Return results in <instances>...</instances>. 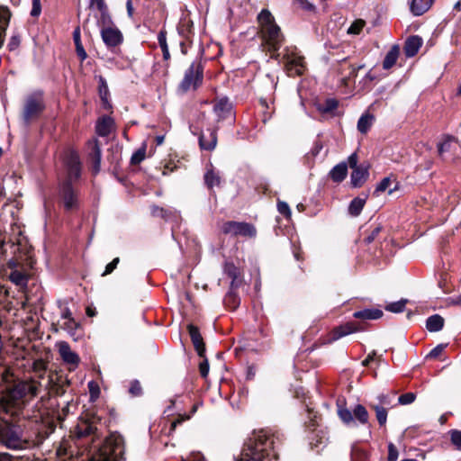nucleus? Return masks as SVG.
Here are the masks:
<instances>
[{
  "label": "nucleus",
  "mask_w": 461,
  "mask_h": 461,
  "mask_svg": "<svg viewBox=\"0 0 461 461\" xmlns=\"http://www.w3.org/2000/svg\"><path fill=\"white\" fill-rule=\"evenodd\" d=\"M41 388V383L34 380L18 383L0 399V409L7 414L16 415L23 407V398L37 396Z\"/></svg>",
  "instance_id": "f257e3e1"
},
{
  "label": "nucleus",
  "mask_w": 461,
  "mask_h": 461,
  "mask_svg": "<svg viewBox=\"0 0 461 461\" xmlns=\"http://www.w3.org/2000/svg\"><path fill=\"white\" fill-rule=\"evenodd\" d=\"M273 447V435L263 429L254 431L244 443L238 461H270L269 450Z\"/></svg>",
  "instance_id": "f03ea898"
},
{
  "label": "nucleus",
  "mask_w": 461,
  "mask_h": 461,
  "mask_svg": "<svg viewBox=\"0 0 461 461\" xmlns=\"http://www.w3.org/2000/svg\"><path fill=\"white\" fill-rule=\"evenodd\" d=\"M258 23L263 43L268 51L274 53L272 58L279 59L281 55L277 51L284 42V35L275 17L269 10L263 9L258 15Z\"/></svg>",
  "instance_id": "7ed1b4c3"
},
{
  "label": "nucleus",
  "mask_w": 461,
  "mask_h": 461,
  "mask_svg": "<svg viewBox=\"0 0 461 461\" xmlns=\"http://www.w3.org/2000/svg\"><path fill=\"white\" fill-rule=\"evenodd\" d=\"M96 450L92 456V461H121L124 453L122 438L111 434L106 437L101 446H93Z\"/></svg>",
  "instance_id": "20e7f679"
},
{
  "label": "nucleus",
  "mask_w": 461,
  "mask_h": 461,
  "mask_svg": "<svg viewBox=\"0 0 461 461\" xmlns=\"http://www.w3.org/2000/svg\"><path fill=\"white\" fill-rule=\"evenodd\" d=\"M0 441L6 447L14 450L26 449L31 447V442L23 437L22 428L7 422L0 428Z\"/></svg>",
  "instance_id": "39448f33"
},
{
  "label": "nucleus",
  "mask_w": 461,
  "mask_h": 461,
  "mask_svg": "<svg viewBox=\"0 0 461 461\" xmlns=\"http://www.w3.org/2000/svg\"><path fill=\"white\" fill-rule=\"evenodd\" d=\"M279 61L284 64L289 77L301 76L304 72L303 57L295 47L285 48Z\"/></svg>",
  "instance_id": "423d86ee"
},
{
  "label": "nucleus",
  "mask_w": 461,
  "mask_h": 461,
  "mask_svg": "<svg viewBox=\"0 0 461 461\" xmlns=\"http://www.w3.org/2000/svg\"><path fill=\"white\" fill-rule=\"evenodd\" d=\"M203 80V68L200 62H193L185 70L184 78L179 85L183 92L197 89Z\"/></svg>",
  "instance_id": "0eeeda50"
},
{
  "label": "nucleus",
  "mask_w": 461,
  "mask_h": 461,
  "mask_svg": "<svg viewBox=\"0 0 461 461\" xmlns=\"http://www.w3.org/2000/svg\"><path fill=\"white\" fill-rule=\"evenodd\" d=\"M45 108L42 95L34 93L29 95L25 101L23 109V120L28 124L38 118Z\"/></svg>",
  "instance_id": "6e6552de"
},
{
  "label": "nucleus",
  "mask_w": 461,
  "mask_h": 461,
  "mask_svg": "<svg viewBox=\"0 0 461 461\" xmlns=\"http://www.w3.org/2000/svg\"><path fill=\"white\" fill-rule=\"evenodd\" d=\"M221 230L226 235L255 237L257 230L251 223L229 221L222 223Z\"/></svg>",
  "instance_id": "1a4fd4ad"
},
{
  "label": "nucleus",
  "mask_w": 461,
  "mask_h": 461,
  "mask_svg": "<svg viewBox=\"0 0 461 461\" xmlns=\"http://www.w3.org/2000/svg\"><path fill=\"white\" fill-rule=\"evenodd\" d=\"M59 195L67 211L75 210L78 207V193L69 181H63L59 185Z\"/></svg>",
  "instance_id": "9d476101"
},
{
  "label": "nucleus",
  "mask_w": 461,
  "mask_h": 461,
  "mask_svg": "<svg viewBox=\"0 0 461 461\" xmlns=\"http://www.w3.org/2000/svg\"><path fill=\"white\" fill-rule=\"evenodd\" d=\"M75 435L77 439L86 440V443H91L92 445L101 437L97 428L87 420H81L77 425Z\"/></svg>",
  "instance_id": "9b49d317"
},
{
  "label": "nucleus",
  "mask_w": 461,
  "mask_h": 461,
  "mask_svg": "<svg viewBox=\"0 0 461 461\" xmlns=\"http://www.w3.org/2000/svg\"><path fill=\"white\" fill-rule=\"evenodd\" d=\"M8 267L11 270L9 274V280L21 288L26 287L30 278V274L24 269V267L15 259H11L8 262Z\"/></svg>",
  "instance_id": "f8f14e48"
},
{
  "label": "nucleus",
  "mask_w": 461,
  "mask_h": 461,
  "mask_svg": "<svg viewBox=\"0 0 461 461\" xmlns=\"http://www.w3.org/2000/svg\"><path fill=\"white\" fill-rule=\"evenodd\" d=\"M65 166L67 170V178L65 181H69V183L72 184L81 176V162L77 153L70 152L68 154L65 159Z\"/></svg>",
  "instance_id": "ddd939ff"
},
{
  "label": "nucleus",
  "mask_w": 461,
  "mask_h": 461,
  "mask_svg": "<svg viewBox=\"0 0 461 461\" xmlns=\"http://www.w3.org/2000/svg\"><path fill=\"white\" fill-rule=\"evenodd\" d=\"M213 112L217 116L218 122L230 119L233 121L234 113L232 103L228 97H221L214 101Z\"/></svg>",
  "instance_id": "4468645a"
},
{
  "label": "nucleus",
  "mask_w": 461,
  "mask_h": 461,
  "mask_svg": "<svg viewBox=\"0 0 461 461\" xmlns=\"http://www.w3.org/2000/svg\"><path fill=\"white\" fill-rule=\"evenodd\" d=\"M101 37L108 48H113L120 45L123 40L120 30L113 25L101 29Z\"/></svg>",
  "instance_id": "2eb2a0df"
},
{
  "label": "nucleus",
  "mask_w": 461,
  "mask_h": 461,
  "mask_svg": "<svg viewBox=\"0 0 461 461\" xmlns=\"http://www.w3.org/2000/svg\"><path fill=\"white\" fill-rule=\"evenodd\" d=\"M59 353L61 357V359L64 363L68 365H71L72 366H77L79 363L78 355L71 350L70 346L66 341H61L58 343Z\"/></svg>",
  "instance_id": "dca6fc26"
},
{
  "label": "nucleus",
  "mask_w": 461,
  "mask_h": 461,
  "mask_svg": "<svg viewBox=\"0 0 461 461\" xmlns=\"http://www.w3.org/2000/svg\"><path fill=\"white\" fill-rule=\"evenodd\" d=\"M217 144L216 130H208L207 132H202L199 136V147L203 150H213Z\"/></svg>",
  "instance_id": "f3484780"
},
{
  "label": "nucleus",
  "mask_w": 461,
  "mask_h": 461,
  "mask_svg": "<svg viewBox=\"0 0 461 461\" xmlns=\"http://www.w3.org/2000/svg\"><path fill=\"white\" fill-rule=\"evenodd\" d=\"M89 147L91 149L89 152V158L93 163V172L95 175H96L99 173L101 167V148L97 140L90 141Z\"/></svg>",
  "instance_id": "a211bd4d"
},
{
  "label": "nucleus",
  "mask_w": 461,
  "mask_h": 461,
  "mask_svg": "<svg viewBox=\"0 0 461 461\" xmlns=\"http://www.w3.org/2000/svg\"><path fill=\"white\" fill-rule=\"evenodd\" d=\"M187 330L195 350L200 357H203L205 347L198 328L193 324H189Z\"/></svg>",
  "instance_id": "6ab92c4d"
},
{
  "label": "nucleus",
  "mask_w": 461,
  "mask_h": 461,
  "mask_svg": "<svg viewBox=\"0 0 461 461\" xmlns=\"http://www.w3.org/2000/svg\"><path fill=\"white\" fill-rule=\"evenodd\" d=\"M114 128V121L112 117L104 115L98 119L95 126L96 133L101 137L108 136Z\"/></svg>",
  "instance_id": "aec40b11"
},
{
  "label": "nucleus",
  "mask_w": 461,
  "mask_h": 461,
  "mask_svg": "<svg viewBox=\"0 0 461 461\" xmlns=\"http://www.w3.org/2000/svg\"><path fill=\"white\" fill-rule=\"evenodd\" d=\"M369 176L368 167L360 165L358 167L353 168L351 173V185L354 187H360Z\"/></svg>",
  "instance_id": "412c9836"
},
{
  "label": "nucleus",
  "mask_w": 461,
  "mask_h": 461,
  "mask_svg": "<svg viewBox=\"0 0 461 461\" xmlns=\"http://www.w3.org/2000/svg\"><path fill=\"white\" fill-rule=\"evenodd\" d=\"M432 4L433 0H409L410 11L415 16L425 14Z\"/></svg>",
  "instance_id": "4be33fe9"
},
{
  "label": "nucleus",
  "mask_w": 461,
  "mask_h": 461,
  "mask_svg": "<svg viewBox=\"0 0 461 461\" xmlns=\"http://www.w3.org/2000/svg\"><path fill=\"white\" fill-rule=\"evenodd\" d=\"M422 45V40L419 36H411L408 38L404 45V53L411 58L415 56Z\"/></svg>",
  "instance_id": "5701e85b"
},
{
  "label": "nucleus",
  "mask_w": 461,
  "mask_h": 461,
  "mask_svg": "<svg viewBox=\"0 0 461 461\" xmlns=\"http://www.w3.org/2000/svg\"><path fill=\"white\" fill-rule=\"evenodd\" d=\"M359 329L357 326V324L353 322H348L344 325H340L334 329L332 332V339L336 340L339 339L344 336L349 335L351 333H354L356 331H358Z\"/></svg>",
  "instance_id": "b1692460"
},
{
  "label": "nucleus",
  "mask_w": 461,
  "mask_h": 461,
  "mask_svg": "<svg viewBox=\"0 0 461 461\" xmlns=\"http://www.w3.org/2000/svg\"><path fill=\"white\" fill-rule=\"evenodd\" d=\"M347 174H348L347 162L339 163L330 171V178L336 183L342 182L346 178Z\"/></svg>",
  "instance_id": "393cba45"
},
{
  "label": "nucleus",
  "mask_w": 461,
  "mask_h": 461,
  "mask_svg": "<svg viewBox=\"0 0 461 461\" xmlns=\"http://www.w3.org/2000/svg\"><path fill=\"white\" fill-rule=\"evenodd\" d=\"M353 316L356 319L377 320L383 316V312L378 309H365V310L355 312L353 313Z\"/></svg>",
  "instance_id": "a878e982"
},
{
  "label": "nucleus",
  "mask_w": 461,
  "mask_h": 461,
  "mask_svg": "<svg viewBox=\"0 0 461 461\" xmlns=\"http://www.w3.org/2000/svg\"><path fill=\"white\" fill-rule=\"evenodd\" d=\"M444 319L438 315L434 314L427 319L426 328L430 332H437L443 329Z\"/></svg>",
  "instance_id": "bb28decb"
},
{
  "label": "nucleus",
  "mask_w": 461,
  "mask_h": 461,
  "mask_svg": "<svg viewBox=\"0 0 461 461\" xmlns=\"http://www.w3.org/2000/svg\"><path fill=\"white\" fill-rule=\"evenodd\" d=\"M221 182V180L219 173L215 172L213 168L207 169L204 174V183L209 189L220 186Z\"/></svg>",
  "instance_id": "cd10ccee"
},
{
  "label": "nucleus",
  "mask_w": 461,
  "mask_h": 461,
  "mask_svg": "<svg viewBox=\"0 0 461 461\" xmlns=\"http://www.w3.org/2000/svg\"><path fill=\"white\" fill-rule=\"evenodd\" d=\"M73 40L76 46V51L79 59L83 61L87 58V54L81 42V34L79 27L76 28L73 32Z\"/></svg>",
  "instance_id": "c85d7f7f"
},
{
  "label": "nucleus",
  "mask_w": 461,
  "mask_h": 461,
  "mask_svg": "<svg viewBox=\"0 0 461 461\" xmlns=\"http://www.w3.org/2000/svg\"><path fill=\"white\" fill-rule=\"evenodd\" d=\"M98 12L99 16L97 17V25L101 27V29L113 25V22L109 13L108 6L104 9L99 10Z\"/></svg>",
  "instance_id": "c756f323"
},
{
  "label": "nucleus",
  "mask_w": 461,
  "mask_h": 461,
  "mask_svg": "<svg viewBox=\"0 0 461 461\" xmlns=\"http://www.w3.org/2000/svg\"><path fill=\"white\" fill-rule=\"evenodd\" d=\"M374 121V116L370 113H364L358 119L357 122V130L361 133H366L371 128Z\"/></svg>",
  "instance_id": "7c9ffc66"
},
{
  "label": "nucleus",
  "mask_w": 461,
  "mask_h": 461,
  "mask_svg": "<svg viewBox=\"0 0 461 461\" xmlns=\"http://www.w3.org/2000/svg\"><path fill=\"white\" fill-rule=\"evenodd\" d=\"M399 55V50L397 47H393L386 54L384 62H383V68L384 69L391 68L397 61Z\"/></svg>",
  "instance_id": "2f4dec72"
},
{
  "label": "nucleus",
  "mask_w": 461,
  "mask_h": 461,
  "mask_svg": "<svg viewBox=\"0 0 461 461\" xmlns=\"http://www.w3.org/2000/svg\"><path fill=\"white\" fill-rule=\"evenodd\" d=\"M365 203H366V198H361V197L354 198L348 206V212L352 216H358L360 214L361 211L363 210Z\"/></svg>",
  "instance_id": "473e14b6"
},
{
  "label": "nucleus",
  "mask_w": 461,
  "mask_h": 461,
  "mask_svg": "<svg viewBox=\"0 0 461 461\" xmlns=\"http://www.w3.org/2000/svg\"><path fill=\"white\" fill-rule=\"evenodd\" d=\"M338 415L339 419L348 426L355 425L353 410L350 411L346 407L339 406Z\"/></svg>",
  "instance_id": "72a5a7b5"
},
{
  "label": "nucleus",
  "mask_w": 461,
  "mask_h": 461,
  "mask_svg": "<svg viewBox=\"0 0 461 461\" xmlns=\"http://www.w3.org/2000/svg\"><path fill=\"white\" fill-rule=\"evenodd\" d=\"M353 415L361 424H366L368 422V412L362 404H357L354 407Z\"/></svg>",
  "instance_id": "f704fd0d"
},
{
  "label": "nucleus",
  "mask_w": 461,
  "mask_h": 461,
  "mask_svg": "<svg viewBox=\"0 0 461 461\" xmlns=\"http://www.w3.org/2000/svg\"><path fill=\"white\" fill-rule=\"evenodd\" d=\"M100 81H101V85L99 86V95H100L101 100L103 102L104 108L109 110L112 108V105L109 103L108 98H107L108 86L104 78L101 77Z\"/></svg>",
  "instance_id": "c9c22d12"
},
{
  "label": "nucleus",
  "mask_w": 461,
  "mask_h": 461,
  "mask_svg": "<svg viewBox=\"0 0 461 461\" xmlns=\"http://www.w3.org/2000/svg\"><path fill=\"white\" fill-rule=\"evenodd\" d=\"M375 411V416L380 426H384L387 420V410L382 405H370Z\"/></svg>",
  "instance_id": "e433bc0d"
},
{
  "label": "nucleus",
  "mask_w": 461,
  "mask_h": 461,
  "mask_svg": "<svg viewBox=\"0 0 461 461\" xmlns=\"http://www.w3.org/2000/svg\"><path fill=\"white\" fill-rule=\"evenodd\" d=\"M197 408H198V405L194 404L192 408L191 414L178 415V417L175 420L172 421L171 426H170V431L175 430L178 425H180L181 423H183L185 420H188L191 418V415H193L197 411Z\"/></svg>",
  "instance_id": "4c0bfd02"
},
{
  "label": "nucleus",
  "mask_w": 461,
  "mask_h": 461,
  "mask_svg": "<svg viewBox=\"0 0 461 461\" xmlns=\"http://www.w3.org/2000/svg\"><path fill=\"white\" fill-rule=\"evenodd\" d=\"M350 456L351 461H366L367 458V454L365 450L353 445L351 447Z\"/></svg>",
  "instance_id": "58836bf2"
},
{
  "label": "nucleus",
  "mask_w": 461,
  "mask_h": 461,
  "mask_svg": "<svg viewBox=\"0 0 461 461\" xmlns=\"http://www.w3.org/2000/svg\"><path fill=\"white\" fill-rule=\"evenodd\" d=\"M406 300H401L398 302H394L392 303H389L387 306H385V310L391 312H402L405 309Z\"/></svg>",
  "instance_id": "ea45409f"
},
{
  "label": "nucleus",
  "mask_w": 461,
  "mask_h": 461,
  "mask_svg": "<svg viewBox=\"0 0 461 461\" xmlns=\"http://www.w3.org/2000/svg\"><path fill=\"white\" fill-rule=\"evenodd\" d=\"M11 17V13L7 7H0V26H4L7 29Z\"/></svg>",
  "instance_id": "a19ab883"
},
{
  "label": "nucleus",
  "mask_w": 461,
  "mask_h": 461,
  "mask_svg": "<svg viewBox=\"0 0 461 461\" xmlns=\"http://www.w3.org/2000/svg\"><path fill=\"white\" fill-rule=\"evenodd\" d=\"M454 141V138L447 136L445 138V140L438 143V151L439 155H442L445 152L449 151L452 142Z\"/></svg>",
  "instance_id": "79ce46f5"
},
{
  "label": "nucleus",
  "mask_w": 461,
  "mask_h": 461,
  "mask_svg": "<svg viewBox=\"0 0 461 461\" xmlns=\"http://www.w3.org/2000/svg\"><path fill=\"white\" fill-rule=\"evenodd\" d=\"M451 442L456 449L461 450V430L453 429L450 431Z\"/></svg>",
  "instance_id": "37998d69"
},
{
  "label": "nucleus",
  "mask_w": 461,
  "mask_h": 461,
  "mask_svg": "<svg viewBox=\"0 0 461 461\" xmlns=\"http://www.w3.org/2000/svg\"><path fill=\"white\" fill-rule=\"evenodd\" d=\"M365 25V22L363 20L355 21L348 28V32L349 34H358Z\"/></svg>",
  "instance_id": "c03bdc74"
},
{
  "label": "nucleus",
  "mask_w": 461,
  "mask_h": 461,
  "mask_svg": "<svg viewBox=\"0 0 461 461\" xmlns=\"http://www.w3.org/2000/svg\"><path fill=\"white\" fill-rule=\"evenodd\" d=\"M416 399V395L413 393H406L402 394L398 398V402L400 404L406 405L412 403Z\"/></svg>",
  "instance_id": "a18cd8bd"
},
{
  "label": "nucleus",
  "mask_w": 461,
  "mask_h": 461,
  "mask_svg": "<svg viewBox=\"0 0 461 461\" xmlns=\"http://www.w3.org/2000/svg\"><path fill=\"white\" fill-rule=\"evenodd\" d=\"M392 181H391V178L390 177H384L383 178L379 183L378 185H376V188L375 190V194H379V193H382V192H384L385 190H387L391 185Z\"/></svg>",
  "instance_id": "49530a36"
},
{
  "label": "nucleus",
  "mask_w": 461,
  "mask_h": 461,
  "mask_svg": "<svg viewBox=\"0 0 461 461\" xmlns=\"http://www.w3.org/2000/svg\"><path fill=\"white\" fill-rule=\"evenodd\" d=\"M338 107V102L335 99H328L320 110L323 113H330Z\"/></svg>",
  "instance_id": "de8ad7c7"
},
{
  "label": "nucleus",
  "mask_w": 461,
  "mask_h": 461,
  "mask_svg": "<svg viewBox=\"0 0 461 461\" xmlns=\"http://www.w3.org/2000/svg\"><path fill=\"white\" fill-rule=\"evenodd\" d=\"M145 158V149H140L134 152L131 158V162L133 165L140 163Z\"/></svg>",
  "instance_id": "09e8293b"
},
{
  "label": "nucleus",
  "mask_w": 461,
  "mask_h": 461,
  "mask_svg": "<svg viewBox=\"0 0 461 461\" xmlns=\"http://www.w3.org/2000/svg\"><path fill=\"white\" fill-rule=\"evenodd\" d=\"M151 213L155 217H160V218H163L166 220H167V218H168L167 210L158 207V206H153L151 209Z\"/></svg>",
  "instance_id": "8fccbe9b"
},
{
  "label": "nucleus",
  "mask_w": 461,
  "mask_h": 461,
  "mask_svg": "<svg viewBox=\"0 0 461 461\" xmlns=\"http://www.w3.org/2000/svg\"><path fill=\"white\" fill-rule=\"evenodd\" d=\"M399 452L397 447L393 444L389 443L388 445V461H396L398 459Z\"/></svg>",
  "instance_id": "3c124183"
},
{
  "label": "nucleus",
  "mask_w": 461,
  "mask_h": 461,
  "mask_svg": "<svg viewBox=\"0 0 461 461\" xmlns=\"http://www.w3.org/2000/svg\"><path fill=\"white\" fill-rule=\"evenodd\" d=\"M129 392L133 396H140L142 393V389L139 381H133L131 383Z\"/></svg>",
  "instance_id": "603ef678"
},
{
  "label": "nucleus",
  "mask_w": 461,
  "mask_h": 461,
  "mask_svg": "<svg viewBox=\"0 0 461 461\" xmlns=\"http://www.w3.org/2000/svg\"><path fill=\"white\" fill-rule=\"evenodd\" d=\"M61 317L62 319H65L68 321V327H71L72 324H75V320L72 317V312H70L68 307H64L61 312Z\"/></svg>",
  "instance_id": "864d4df0"
},
{
  "label": "nucleus",
  "mask_w": 461,
  "mask_h": 461,
  "mask_svg": "<svg viewBox=\"0 0 461 461\" xmlns=\"http://www.w3.org/2000/svg\"><path fill=\"white\" fill-rule=\"evenodd\" d=\"M277 210L278 212L286 216V217H289L291 215V210H290V207L289 205L287 204V203L285 202H283V201H279L277 203Z\"/></svg>",
  "instance_id": "5fc2aeb1"
},
{
  "label": "nucleus",
  "mask_w": 461,
  "mask_h": 461,
  "mask_svg": "<svg viewBox=\"0 0 461 461\" xmlns=\"http://www.w3.org/2000/svg\"><path fill=\"white\" fill-rule=\"evenodd\" d=\"M120 262L119 258H115L112 262L106 265L104 272L102 274L103 276L111 274L116 267L118 263Z\"/></svg>",
  "instance_id": "6e6d98bb"
},
{
  "label": "nucleus",
  "mask_w": 461,
  "mask_h": 461,
  "mask_svg": "<svg viewBox=\"0 0 461 461\" xmlns=\"http://www.w3.org/2000/svg\"><path fill=\"white\" fill-rule=\"evenodd\" d=\"M89 7L95 8L97 11H99L107 7V5L104 0H90Z\"/></svg>",
  "instance_id": "4d7b16f0"
},
{
  "label": "nucleus",
  "mask_w": 461,
  "mask_h": 461,
  "mask_svg": "<svg viewBox=\"0 0 461 461\" xmlns=\"http://www.w3.org/2000/svg\"><path fill=\"white\" fill-rule=\"evenodd\" d=\"M41 12V0H32V8L31 11V15L33 17H37L40 15Z\"/></svg>",
  "instance_id": "13d9d810"
},
{
  "label": "nucleus",
  "mask_w": 461,
  "mask_h": 461,
  "mask_svg": "<svg viewBox=\"0 0 461 461\" xmlns=\"http://www.w3.org/2000/svg\"><path fill=\"white\" fill-rule=\"evenodd\" d=\"M199 371L202 377L206 378L209 373V363L207 359H203L199 365Z\"/></svg>",
  "instance_id": "bf43d9fd"
},
{
  "label": "nucleus",
  "mask_w": 461,
  "mask_h": 461,
  "mask_svg": "<svg viewBox=\"0 0 461 461\" xmlns=\"http://www.w3.org/2000/svg\"><path fill=\"white\" fill-rule=\"evenodd\" d=\"M158 44H159L161 50L168 47L167 43V32L166 31L161 30L158 32Z\"/></svg>",
  "instance_id": "052dcab7"
},
{
  "label": "nucleus",
  "mask_w": 461,
  "mask_h": 461,
  "mask_svg": "<svg viewBox=\"0 0 461 461\" xmlns=\"http://www.w3.org/2000/svg\"><path fill=\"white\" fill-rule=\"evenodd\" d=\"M20 45V38L19 36H12L9 42H8V49L9 50H14L18 48V46Z\"/></svg>",
  "instance_id": "680f3d73"
},
{
  "label": "nucleus",
  "mask_w": 461,
  "mask_h": 461,
  "mask_svg": "<svg viewBox=\"0 0 461 461\" xmlns=\"http://www.w3.org/2000/svg\"><path fill=\"white\" fill-rule=\"evenodd\" d=\"M227 304L232 303V308L236 309L240 303V299L234 294H229L225 299Z\"/></svg>",
  "instance_id": "e2e57ef3"
},
{
  "label": "nucleus",
  "mask_w": 461,
  "mask_h": 461,
  "mask_svg": "<svg viewBox=\"0 0 461 461\" xmlns=\"http://www.w3.org/2000/svg\"><path fill=\"white\" fill-rule=\"evenodd\" d=\"M445 348V346L440 344V345H438L437 347H435L428 355L429 357H431V358H436L438 357L441 353L442 351L444 350Z\"/></svg>",
  "instance_id": "0e129e2a"
},
{
  "label": "nucleus",
  "mask_w": 461,
  "mask_h": 461,
  "mask_svg": "<svg viewBox=\"0 0 461 461\" xmlns=\"http://www.w3.org/2000/svg\"><path fill=\"white\" fill-rule=\"evenodd\" d=\"M377 399L379 401V403L377 405H382V406L385 407V406H389L391 404V399L386 394H380L377 397ZM371 405H375V404L372 403Z\"/></svg>",
  "instance_id": "69168bd1"
},
{
  "label": "nucleus",
  "mask_w": 461,
  "mask_h": 461,
  "mask_svg": "<svg viewBox=\"0 0 461 461\" xmlns=\"http://www.w3.org/2000/svg\"><path fill=\"white\" fill-rule=\"evenodd\" d=\"M297 5L307 11H312L314 8V5L311 4L308 0H295Z\"/></svg>",
  "instance_id": "338daca9"
},
{
  "label": "nucleus",
  "mask_w": 461,
  "mask_h": 461,
  "mask_svg": "<svg viewBox=\"0 0 461 461\" xmlns=\"http://www.w3.org/2000/svg\"><path fill=\"white\" fill-rule=\"evenodd\" d=\"M357 162H358V158H357V153H352V154L348 157V166H349L352 169L359 167V166L357 165Z\"/></svg>",
  "instance_id": "774afa93"
}]
</instances>
